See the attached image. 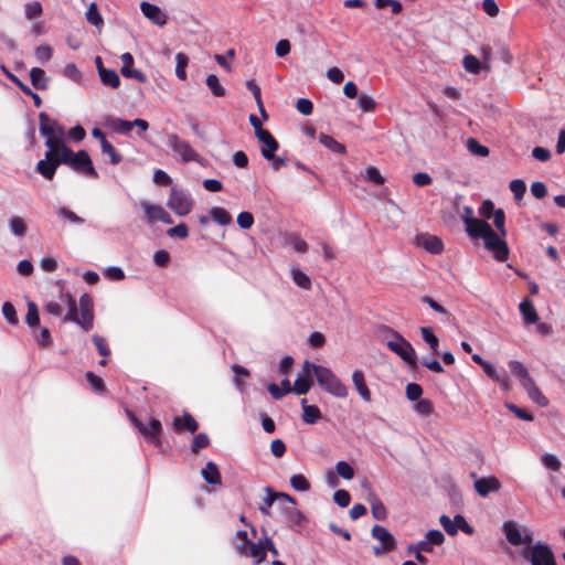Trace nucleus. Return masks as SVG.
Wrapping results in <instances>:
<instances>
[{
  "label": "nucleus",
  "instance_id": "51",
  "mask_svg": "<svg viewBox=\"0 0 565 565\" xmlns=\"http://www.w3.org/2000/svg\"><path fill=\"white\" fill-rule=\"evenodd\" d=\"M335 471L345 480H351L354 477V470L347 461H338L335 465Z\"/></svg>",
  "mask_w": 565,
  "mask_h": 565
},
{
  "label": "nucleus",
  "instance_id": "34",
  "mask_svg": "<svg viewBox=\"0 0 565 565\" xmlns=\"http://www.w3.org/2000/svg\"><path fill=\"white\" fill-rule=\"evenodd\" d=\"M30 79L32 85L36 89L44 90L47 88V79L45 77V72L40 67H33L30 71Z\"/></svg>",
  "mask_w": 565,
  "mask_h": 565
},
{
  "label": "nucleus",
  "instance_id": "40",
  "mask_svg": "<svg viewBox=\"0 0 565 565\" xmlns=\"http://www.w3.org/2000/svg\"><path fill=\"white\" fill-rule=\"evenodd\" d=\"M175 62H177V65H175V75L181 81H184L186 79V66L189 64V57L186 54L184 53H178L175 55Z\"/></svg>",
  "mask_w": 565,
  "mask_h": 565
},
{
  "label": "nucleus",
  "instance_id": "9",
  "mask_svg": "<svg viewBox=\"0 0 565 565\" xmlns=\"http://www.w3.org/2000/svg\"><path fill=\"white\" fill-rule=\"evenodd\" d=\"M371 534L375 540H377L382 544L381 547H373L374 555L381 556L396 548L397 543L395 537L384 526L375 524L371 530Z\"/></svg>",
  "mask_w": 565,
  "mask_h": 565
},
{
  "label": "nucleus",
  "instance_id": "12",
  "mask_svg": "<svg viewBox=\"0 0 565 565\" xmlns=\"http://www.w3.org/2000/svg\"><path fill=\"white\" fill-rule=\"evenodd\" d=\"M502 530L508 542L513 546L531 544L533 542L532 533L527 532L522 535L519 524L514 521H505L502 525Z\"/></svg>",
  "mask_w": 565,
  "mask_h": 565
},
{
  "label": "nucleus",
  "instance_id": "33",
  "mask_svg": "<svg viewBox=\"0 0 565 565\" xmlns=\"http://www.w3.org/2000/svg\"><path fill=\"white\" fill-rule=\"evenodd\" d=\"M369 503L371 505V512L374 519L383 521L387 518V510L384 503L376 495H372L369 499Z\"/></svg>",
  "mask_w": 565,
  "mask_h": 565
},
{
  "label": "nucleus",
  "instance_id": "36",
  "mask_svg": "<svg viewBox=\"0 0 565 565\" xmlns=\"http://www.w3.org/2000/svg\"><path fill=\"white\" fill-rule=\"evenodd\" d=\"M319 141L326 148L330 149L331 151H333L335 153H341V154L345 153L344 145L338 142L333 137H331L329 135L320 134Z\"/></svg>",
  "mask_w": 565,
  "mask_h": 565
},
{
  "label": "nucleus",
  "instance_id": "18",
  "mask_svg": "<svg viewBox=\"0 0 565 565\" xmlns=\"http://www.w3.org/2000/svg\"><path fill=\"white\" fill-rule=\"evenodd\" d=\"M265 491L267 495L264 498V505L259 507V511L265 515H269V508L273 505L276 499H281L291 505L296 504L295 498H292L288 493L275 492L270 487H266Z\"/></svg>",
  "mask_w": 565,
  "mask_h": 565
},
{
  "label": "nucleus",
  "instance_id": "50",
  "mask_svg": "<svg viewBox=\"0 0 565 565\" xmlns=\"http://www.w3.org/2000/svg\"><path fill=\"white\" fill-rule=\"evenodd\" d=\"M210 438L205 433H200L194 436L191 450L198 454L201 449L209 447Z\"/></svg>",
  "mask_w": 565,
  "mask_h": 565
},
{
  "label": "nucleus",
  "instance_id": "20",
  "mask_svg": "<svg viewBox=\"0 0 565 565\" xmlns=\"http://www.w3.org/2000/svg\"><path fill=\"white\" fill-rule=\"evenodd\" d=\"M256 137L264 145L262 149L263 157L267 160L274 159V153L278 150L279 143L270 131L266 129L260 131Z\"/></svg>",
  "mask_w": 565,
  "mask_h": 565
},
{
  "label": "nucleus",
  "instance_id": "41",
  "mask_svg": "<svg viewBox=\"0 0 565 565\" xmlns=\"http://www.w3.org/2000/svg\"><path fill=\"white\" fill-rule=\"evenodd\" d=\"M462 65L465 70L471 74H479L481 68H483V64L471 54H468L462 60Z\"/></svg>",
  "mask_w": 565,
  "mask_h": 565
},
{
  "label": "nucleus",
  "instance_id": "35",
  "mask_svg": "<svg viewBox=\"0 0 565 565\" xmlns=\"http://www.w3.org/2000/svg\"><path fill=\"white\" fill-rule=\"evenodd\" d=\"M86 20L92 25L100 29L104 25V20L99 13L98 7L95 2H92L85 13Z\"/></svg>",
  "mask_w": 565,
  "mask_h": 565
},
{
  "label": "nucleus",
  "instance_id": "48",
  "mask_svg": "<svg viewBox=\"0 0 565 565\" xmlns=\"http://www.w3.org/2000/svg\"><path fill=\"white\" fill-rule=\"evenodd\" d=\"M2 315H3L4 319L8 321V323H10L12 326L18 324V322H19L18 315H17L14 306L11 302L6 301L2 305Z\"/></svg>",
  "mask_w": 565,
  "mask_h": 565
},
{
  "label": "nucleus",
  "instance_id": "16",
  "mask_svg": "<svg viewBox=\"0 0 565 565\" xmlns=\"http://www.w3.org/2000/svg\"><path fill=\"white\" fill-rule=\"evenodd\" d=\"M236 548L241 555L253 557L256 565L266 559V547L262 543L249 542L247 545L239 544Z\"/></svg>",
  "mask_w": 565,
  "mask_h": 565
},
{
  "label": "nucleus",
  "instance_id": "58",
  "mask_svg": "<svg viewBox=\"0 0 565 565\" xmlns=\"http://www.w3.org/2000/svg\"><path fill=\"white\" fill-rule=\"evenodd\" d=\"M505 407L509 411H511L520 419L527 420V422H531V420L534 419V416H533L532 413H530V412H527L525 409H522V408L518 407L516 405H514L512 403H507Z\"/></svg>",
  "mask_w": 565,
  "mask_h": 565
},
{
  "label": "nucleus",
  "instance_id": "53",
  "mask_svg": "<svg viewBox=\"0 0 565 565\" xmlns=\"http://www.w3.org/2000/svg\"><path fill=\"white\" fill-rule=\"evenodd\" d=\"M100 147L103 153L109 156L111 164H118L121 161V154L117 152L115 147L109 141H104V145Z\"/></svg>",
  "mask_w": 565,
  "mask_h": 565
},
{
  "label": "nucleus",
  "instance_id": "39",
  "mask_svg": "<svg viewBox=\"0 0 565 565\" xmlns=\"http://www.w3.org/2000/svg\"><path fill=\"white\" fill-rule=\"evenodd\" d=\"M52 124L55 126V132L53 135L54 138H46L45 141L51 140L55 145L56 151L61 152L63 147H67L64 142L65 129L62 125L58 124V121Z\"/></svg>",
  "mask_w": 565,
  "mask_h": 565
},
{
  "label": "nucleus",
  "instance_id": "31",
  "mask_svg": "<svg viewBox=\"0 0 565 565\" xmlns=\"http://www.w3.org/2000/svg\"><path fill=\"white\" fill-rule=\"evenodd\" d=\"M99 77L104 85L109 86L111 88H117L120 85V78L116 71L106 68L104 66L99 67Z\"/></svg>",
  "mask_w": 565,
  "mask_h": 565
},
{
  "label": "nucleus",
  "instance_id": "26",
  "mask_svg": "<svg viewBox=\"0 0 565 565\" xmlns=\"http://www.w3.org/2000/svg\"><path fill=\"white\" fill-rule=\"evenodd\" d=\"M509 367H510V372L519 379L522 387H524L525 385H527L529 383H531L533 381L527 369L520 361H516V360L510 361Z\"/></svg>",
  "mask_w": 565,
  "mask_h": 565
},
{
  "label": "nucleus",
  "instance_id": "47",
  "mask_svg": "<svg viewBox=\"0 0 565 565\" xmlns=\"http://www.w3.org/2000/svg\"><path fill=\"white\" fill-rule=\"evenodd\" d=\"M290 484L296 491L300 492H306L310 489V482L300 473L291 476Z\"/></svg>",
  "mask_w": 565,
  "mask_h": 565
},
{
  "label": "nucleus",
  "instance_id": "22",
  "mask_svg": "<svg viewBox=\"0 0 565 565\" xmlns=\"http://www.w3.org/2000/svg\"><path fill=\"white\" fill-rule=\"evenodd\" d=\"M352 382H353V385H354L358 394L360 395V397L366 403L371 402L372 393L366 384L363 371H361V370L353 371Z\"/></svg>",
  "mask_w": 565,
  "mask_h": 565
},
{
  "label": "nucleus",
  "instance_id": "29",
  "mask_svg": "<svg viewBox=\"0 0 565 565\" xmlns=\"http://www.w3.org/2000/svg\"><path fill=\"white\" fill-rule=\"evenodd\" d=\"M202 477L205 480V482L209 484L214 486V484H221V482H222L218 468L212 461H209L206 463L205 468L202 469Z\"/></svg>",
  "mask_w": 565,
  "mask_h": 565
},
{
  "label": "nucleus",
  "instance_id": "64",
  "mask_svg": "<svg viewBox=\"0 0 565 565\" xmlns=\"http://www.w3.org/2000/svg\"><path fill=\"white\" fill-rule=\"evenodd\" d=\"M510 190L514 194V198L516 200H520L523 198V195L526 191V185L522 180L516 179V180L511 181Z\"/></svg>",
  "mask_w": 565,
  "mask_h": 565
},
{
  "label": "nucleus",
  "instance_id": "15",
  "mask_svg": "<svg viewBox=\"0 0 565 565\" xmlns=\"http://www.w3.org/2000/svg\"><path fill=\"white\" fill-rule=\"evenodd\" d=\"M141 206L145 211L147 221L149 223H153V222H162L166 224L172 223L171 216L161 205H154V204H151L148 202H142Z\"/></svg>",
  "mask_w": 565,
  "mask_h": 565
},
{
  "label": "nucleus",
  "instance_id": "44",
  "mask_svg": "<svg viewBox=\"0 0 565 565\" xmlns=\"http://www.w3.org/2000/svg\"><path fill=\"white\" fill-rule=\"evenodd\" d=\"M109 127L118 134H128L134 128L132 121L115 118L109 121Z\"/></svg>",
  "mask_w": 565,
  "mask_h": 565
},
{
  "label": "nucleus",
  "instance_id": "8",
  "mask_svg": "<svg viewBox=\"0 0 565 565\" xmlns=\"http://www.w3.org/2000/svg\"><path fill=\"white\" fill-rule=\"evenodd\" d=\"M531 565H556L554 554L548 545L537 543L524 552Z\"/></svg>",
  "mask_w": 565,
  "mask_h": 565
},
{
  "label": "nucleus",
  "instance_id": "3",
  "mask_svg": "<svg viewBox=\"0 0 565 565\" xmlns=\"http://www.w3.org/2000/svg\"><path fill=\"white\" fill-rule=\"evenodd\" d=\"M315 376L319 385L331 395L340 398L348 396L347 386L330 369L315 364Z\"/></svg>",
  "mask_w": 565,
  "mask_h": 565
},
{
  "label": "nucleus",
  "instance_id": "32",
  "mask_svg": "<svg viewBox=\"0 0 565 565\" xmlns=\"http://www.w3.org/2000/svg\"><path fill=\"white\" fill-rule=\"evenodd\" d=\"M529 397L536 403L540 406H546L548 404V399L546 396L542 393V391L536 386L534 380L525 385L523 387Z\"/></svg>",
  "mask_w": 565,
  "mask_h": 565
},
{
  "label": "nucleus",
  "instance_id": "17",
  "mask_svg": "<svg viewBox=\"0 0 565 565\" xmlns=\"http://www.w3.org/2000/svg\"><path fill=\"white\" fill-rule=\"evenodd\" d=\"M500 489L501 482L494 476L479 478L475 481V490L482 498H486L490 492H497Z\"/></svg>",
  "mask_w": 565,
  "mask_h": 565
},
{
  "label": "nucleus",
  "instance_id": "52",
  "mask_svg": "<svg viewBox=\"0 0 565 565\" xmlns=\"http://www.w3.org/2000/svg\"><path fill=\"white\" fill-rule=\"evenodd\" d=\"M85 377L95 392L103 393L105 391V383L102 377L90 371L85 374Z\"/></svg>",
  "mask_w": 565,
  "mask_h": 565
},
{
  "label": "nucleus",
  "instance_id": "59",
  "mask_svg": "<svg viewBox=\"0 0 565 565\" xmlns=\"http://www.w3.org/2000/svg\"><path fill=\"white\" fill-rule=\"evenodd\" d=\"M405 393H406V397L409 401H418V399H420V396L423 395V388L417 383H408L406 385Z\"/></svg>",
  "mask_w": 565,
  "mask_h": 565
},
{
  "label": "nucleus",
  "instance_id": "1",
  "mask_svg": "<svg viewBox=\"0 0 565 565\" xmlns=\"http://www.w3.org/2000/svg\"><path fill=\"white\" fill-rule=\"evenodd\" d=\"M60 299L67 305V312L63 321H71L79 324L85 332H88L94 327V301L90 295L83 294L79 297V309L77 308L75 297L70 292H60Z\"/></svg>",
  "mask_w": 565,
  "mask_h": 565
},
{
  "label": "nucleus",
  "instance_id": "13",
  "mask_svg": "<svg viewBox=\"0 0 565 565\" xmlns=\"http://www.w3.org/2000/svg\"><path fill=\"white\" fill-rule=\"evenodd\" d=\"M312 373L315 374V363L305 361L301 372L296 379L294 387H291V392L294 391L298 395L307 394L312 386Z\"/></svg>",
  "mask_w": 565,
  "mask_h": 565
},
{
  "label": "nucleus",
  "instance_id": "25",
  "mask_svg": "<svg viewBox=\"0 0 565 565\" xmlns=\"http://www.w3.org/2000/svg\"><path fill=\"white\" fill-rule=\"evenodd\" d=\"M519 310L525 324H534L539 322V313L530 299L525 298L522 300L519 306Z\"/></svg>",
  "mask_w": 565,
  "mask_h": 565
},
{
  "label": "nucleus",
  "instance_id": "42",
  "mask_svg": "<svg viewBox=\"0 0 565 565\" xmlns=\"http://www.w3.org/2000/svg\"><path fill=\"white\" fill-rule=\"evenodd\" d=\"M291 276H292V280L294 282L305 289V290H310L311 289V279L309 278V276L307 274H305L303 271H301L300 269H292L291 270Z\"/></svg>",
  "mask_w": 565,
  "mask_h": 565
},
{
  "label": "nucleus",
  "instance_id": "7",
  "mask_svg": "<svg viewBox=\"0 0 565 565\" xmlns=\"http://www.w3.org/2000/svg\"><path fill=\"white\" fill-rule=\"evenodd\" d=\"M395 339L398 342L386 341L387 348L397 354L411 367H417V355L409 341L405 338L399 339L398 337H395Z\"/></svg>",
  "mask_w": 565,
  "mask_h": 565
},
{
  "label": "nucleus",
  "instance_id": "11",
  "mask_svg": "<svg viewBox=\"0 0 565 565\" xmlns=\"http://www.w3.org/2000/svg\"><path fill=\"white\" fill-rule=\"evenodd\" d=\"M499 233L494 231L486 237L484 247L493 254L498 262H504L509 257V246Z\"/></svg>",
  "mask_w": 565,
  "mask_h": 565
},
{
  "label": "nucleus",
  "instance_id": "23",
  "mask_svg": "<svg viewBox=\"0 0 565 565\" xmlns=\"http://www.w3.org/2000/svg\"><path fill=\"white\" fill-rule=\"evenodd\" d=\"M285 515L288 525L296 532H300L307 522V518L303 515V513L291 504L290 507L285 508Z\"/></svg>",
  "mask_w": 565,
  "mask_h": 565
},
{
  "label": "nucleus",
  "instance_id": "24",
  "mask_svg": "<svg viewBox=\"0 0 565 565\" xmlns=\"http://www.w3.org/2000/svg\"><path fill=\"white\" fill-rule=\"evenodd\" d=\"M417 243L419 246L424 247L427 252L438 255L444 250L443 241L435 236L424 234L417 237Z\"/></svg>",
  "mask_w": 565,
  "mask_h": 565
},
{
  "label": "nucleus",
  "instance_id": "38",
  "mask_svg": "<svg viewBox=\"0 0 565 565\" xmlns=\"http://www.w3.org/2000/svg\"><path fill=\"white\" fill-rule=\"evenodd\" d=\"M9 227L14 236L22 237L26 234L28 226L24 220L20 216H12L9 220Z\"/></svg>",
  "mask_w": 565,
  "mask_h": 565
},
{
  "label": "nucleus",
  "instance_id": "55",
  "mask_svg": "<svg viewBox=\"0 0 565 565\" xmlns=\"http://www.w3.org/2000/svg\"><path fill=\"white\" fill-rule=\"evenodd\" d=\"M358 105L363 113H372L376 108L375 100L369 95L359 96Z\"/></svg>",
  "mask_w": 565,
  "mask_h": 565
},
{
  "label": "nucleus",
  "instance_id": "43",
  "mask_svg": "<svg viewBox=\"0 0 565 565\" xmlns=\"http://www.w3.org/2000/svg\"><path fill=\"white\" fill-rule=\"evenodd\" d=\"M206 85L211 93L215 97H223L225 96V88L222 86V84L218 81V77L214 74H210L206 77Z\"/></svg>",
  "mask_w": 565,
  "mask_h": 565
},
{
  "label": "nucleus",
  "instance_id": "61",
  "mask_svg": "<svg viewBox=\"0 0 565 565\" xmlns=\"http://www.w3.org/2000/svg\"><path fill=\"white\" fill-rule=\"evenodd\" d=\"M236 222L243 230H249L254 224V216L250 212H241L237 215Z\"/></svg>",
  "mask_w": 565,
  "mask_h": 565
},
{
  "label": "nucleus",
  "instance_id": "49",
  "mask_svg": "<svg viewBox=\"0 0 565 565\" xmlns=\"http://www.w3.org/2000/svg\"><path fill=\"white\" fill-rule=\"evenodd\" d=\"M57 215L61 216L62 218L73 223V224H83L85 222V220L81 216H78L76 213H74L73 211H71L70 209L67 207H58L57 211H56Z\"/></svg>",
  "mask_w": 565,
  "mask_h": 565
},
{
  "label": "nucleus",
  "instance_id": "5",
  "mask_svg": "<svg viewBox=\"0 0 565 565\" xmlns=\"http://www.w3.org/2000/svg\"><path fill=\"white\" fill-rule=\"evenodd\" d=\"M45 146L49 150L45 152V158L38 161L35 171L46 180H53L56 169L63 164L61 152L56 151V147L51 140L45 141Z\"/></svg>",
  "mask_w": 565,
  "mask_h": 565
},
{
  "label": "nucleus",
  "instance_id": "56",
  "mask_svg": "<svg viewBox=\"0 0 565 565\" xmlns=\"http://www.w3.org/2000/svg\"><path fill=\"white\" fill-rule=\"evenodd\" d=\"M43 12L42 4L39 1L29 2L25 4V18L32 20L40 17Z\"/></svg>",
  "mask_w": 565,
  "mask_h": 565
},
{
  "label": "nucleus",
  "instance_id": "60",
  "mask_svg": "<svg viewBox=\"0 0 565 565\" xmlns=\"http://www.w3.org/2000/svg\"><path fill=\"white\" fill-rule=\"evenodd\" d=\"M468 149L478 156L487 157L489 154V149L486 146L479 143V141L475 138H470L468 140Z\"/></svg>",
  "mask_w": 565,
  "mask_h": 565
},
{
  "label": "nucleus",
  "instance_id": "2",
  "mask_svg": "<svg viewBox=\"0 0 565 565\" xmlns=\"http://www.w3.org/2000/svg\"><path fill=\"white\" fill-rule=\"evenodd\" d=\"M61 161L63 164L68 166L81 174L93 179L98 178V173L95 170L92 159L86 150L74 152L71 148L63 147L61 149Z\"/></svg>",
  "mask_w": 565,
  "mask_h": 565
},
{
  "label": "nucleus",
  "instance_id": "27",
  "mask_svg": "<svg viewBox=\"0 0 565 565\" xmlns=\"http://www.w3.org/2000/svg\"><path fill=\"white\" fill-rule=\"evenodd\" d=\"M301 407H302V420L308 425L316 424L319 419H321L322 414L318 406L316 405H309L307 403V399L303 398L301 401Z\"/></svg>",
  "mask_w": 565,
  "mask_h": 565
},
{
  "label": "nucleus",
  "instance_id": "10",
  "mask_svg": "<svg viewBox=\"0 0 565 565\" xmlns=\"http://www.w3.org/2000/svg\"><path fill=\"white\" fill-rule=\"evenodd\" d=\"M168 206L178 215L184 216L188 215L193 206V201L189 194L183 191L172 189L169 200Z\"/></svg>",
  "mask_w": 565,
  "mask_h": 565
},
{
  "label": "nucleus",
  "instance_id": "45",
  "mask_svg": "<svg viewBox=\"0 0 565 565\" xmlns=\"http://www.w3.org/2000/svg\"><path fill=\"white\" fill-rule=\"evenodd\" d=\"M25 322L31 328L38 327L40 323L38 306L32 301L28 302V312L25 316Z\"/></svg>",
  "mask_w": 565,
  "mask_h": 565
},
{
  "label": "nucleus",
  "instance_id": "37",
  "mask_svg": "<svg viewBox=\"0 0 565 565\" xmlns=\"http://www.w3.org/2000/svg\"><path fill=\"white\" fill-rule=\"evenodd\" d=\"M420 333L423 340L429 345L434 354H439L438 348H439V339L433 333L431 328L429 327H422Z\"/></svg>",
  "mask_w": 565,
  "mask_h": 565
},
{
  "label": "nucleus",
  "instance_id": "4",
  "mask_svg": "<svg viewBox=\"0 0 565 565\" xmlns=\"http://www.w3.org/2000/svg\"><path fill=\"white\" fill-rule=\"evenodd\" d=\"M127 416L134 427L145 437L146 440L151 443L154 447L161 448L162 440V425L157 418H151L149 424H143L131 411H127Z\"/></svg>",
  "mask_w": 565,
  "mask_h": 565
},
{
  "label": "nucleus",
  "instance_id": "57",
  "mask_svg": "<svg viewBox=\"0 0 565 565\" xmlns=\"http://www.w3.org/2000/svg\"><path fill=\"white\" fill-rule=\"evenodd\" d=\"M121 74L127 78H134L139 83H146L147 76L140 71L130 67H121Z\"/></svg>",
  "mask_w": 565,
  "mask_h": 565
},
{
  "label": "nucleus",
  "instance_id": "19",
  "mask_svg": "<svg viewBox=\"0 0 565 565\" xmlns=\"http://www.w3.org/2000/svg\"><path fill=\"white\" fill-rule=\"evenodd\" d=\"M140 9L143 15L154 24L162 26L167 23L168 17L158 6L143 1Z\"/></svg>",
  "mask_w": 565,
  "mask_h": 565
},
{
  "label": "nucleus",
  "instance_id": "28",
  "mask_svg": "<svg viewBox=\"0 0 565 565\" xmlns=\"http://www.w3.org/2000/svg\"><path fill=\"white\" fill-rule=\"evenodd\" d=\"M209 213L212 221L221 226H227L233 222L232 215L224 207L213 206Z\"/></svg>",
  "mask_w": 565,
  "mask_h": 565
},
{
  "label": "nucleus",
  "instance_id": "54",
  "mask_svg": "<svg viewBox=\"0 0 565 565\" xmlns=\"http://www.w3.org/2000/svg\"><path fill=\"white\" fill-rule=\"evenodd\" d=\"M492 217H493V224L498 228L499 234L501 236H505L507 235V230H505V226H504V224H505L504 211L501 210V209L495 210V212L493 213Z\"/></svg>",
  "mask_w": 565,
  "mask_h": 565
},
{
  "label": "nucleus",
  "instance_id": "63",
  "mask_svg": "<svg viewBox=\"0 0 565 565\" xmlns=\"http://www.w3.org/2000/svg\"><path fill=\"white\" fill-rule=\"evenodd\" d=\"M541 461L542 463L553 470V471H558L559 468H561V462L559 460L557 459L556 456L554 455H551V454H544L542 457H541Z\"/></svg>",
  "mask_w": 565,
  "mask_h": 565
},
{
  "label": "nucleus",
  "instance_id": "62",
  "mask_svg": "<svg viewBox=\"0 0 565 565\" xmlns=\"http://www.w3.org/2000/svg\"><path fill=\"white\" fill-rule=\"evenodd\" d=\"M365 178L377 185L383 184L385 181L382 174L380 173L379 169L373 166L366 168Z\"/></svg>",
  "mask_w": 565,
  "mask_h": 565
},
{
  "label": "nucleus",
  "instance_id": "21",
  "mask_svg": "<svg viewBox=\"0 0 565 565\" xmlns=\"http://www.w3.org/2000/svg\"><path fill=\"white\" fill-rule=\"evenodd\" d=\"M198 422L189 413H184L182 416H175L172 420V429L178 434L182 433L183 430H188L193 434L198 430Z\"/></svg>",
  "mask_w": 565,
  "mask_h": 565
},
{
  "label": "nucleus",
  "instance_id": "6",
  "mask_svg": "<svg viewBox=\"0 0 565 565\" xmlns=\"http://www.w3.org/2000/svg\"><path fill=\"white\" fill-rule=\"evenodd\" d=\"M167 145L178 154L182 162H199L201 163L202 157L195 151L192 146L184 139L180 138L177 134H169L167 137Z\"/></svg>",
  "mask_w": 565,
  "mask_h": 565
},
{
  "label": "nucleus",
  "instance_id": "30",
  "mask_svg": "<svg viewBox=\"0 0 565 565\" xmlns=\"http://www.w3.org/2000/svg\"><path fill=\"white\" fill-rule=\"evenodd\" d=\"M51 122H57V120L50 118L44 111L39 114L40 134L45 138H54L55 126Z\"/></svg>",
  "mask_w": 565,
  "mask_h": 565
},
{
  "label": "nucleus",
  "instance_id": "14",
  "mask_svg": "<svg viewBox=\"0 0 565 565\" xmlns=\"http://www.w3.org/2000/svg\"><path fill=\"white\" fill-rule=\"evenodd\" d=\"M465 223L467 226V232L471 237H481L483 241H486V237H488L493 232L490 224L483 220L466 217Z\"/></svg>",
  "mask_w": 565,
  "mask_h": 565
},
{
  "label": "nucleus",
  "instance_id": "46",
  "mask_svg": "<svg viewBox=\"0 0 565 565\" xmlns=\"http://www.w3.org/2000/svg\"><path fill=\"white\" fill-rule=\"evenodd\" d=\"M414 409L419 415L428 417L434 412V404L428 398L418 399L417 403L414 406Z\"/></svg>",
  "mask_w": 565,
  "mask_h": 565
}]
</instances>
